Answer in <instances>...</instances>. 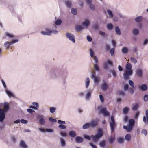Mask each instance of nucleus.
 <instances>
[{
  "instance_id": "nucleus-23",
  "label": "nucleus",
  "mask_w": 148,
  "mask_h": 148,
  "mask_svg": "<svg viewBox=\"0 0 148 148\" xmlns=\"http://www.w3.org/2000/svg\"><path fill=\"white\" fill-rule=\"evenodd\" d=\"M90 24V21L87 20H85L84 22L82 23V25L86 27H87Z\"/></svg>"
},
{
  "instance_id": "nucleus-50",
  "label": "nucleus",
  "mask_w": 148,
  "mask_h": 148,
  "mask_svg": "<svg viewBox=\"0 0 148 148\" xmlns=\"http://www.w3.org/2000/svg\"><path fill=\"white\" fill-rule=\"evenodd\" d=\"M58 123L60 125H64L66 124V123L65 121H62L60 120H58Z\"/></svg>"
},
{
  "instance_id": "nucleus-42",
  "label": "nucleus",
  "mask_w": 148,
  "mask_h": 148,
  "mask_svg": "<svg viewBox=\"0 0 148 148\" xmlns=\"http://www.w3.org/2000/svg\"><path fill=\"white\" fill-rule=\"evenodd\" d=\"M129 85L132 87L133 88L134 87V84L133 82L131 80H130L128 82Z\"/></svg>"
},
{
  "instance_id": "nucleus-40",
  "label": "nucleus",
  "mask_w": 148,
  "mask_h": 148,
  "mask_svg": "<svg viewBox=\"0 0 148 148\" xmlns=\"http://www.w3.org/2000/svg\"><path fill=\"white\" fill-rule=\"evenodd\" d=\"M60 134L63 137H66L67 136V134L66 132L64 131H61L60 132Z\"/></svg>"
},
{
  "instance_id": "nucleus-52",
  "label": "nucleus",
  "mask_w": 148,
  "mask_h": 148,
  "mask_svg": "<svg viewBox=\"0 0 148 148\" xmlns=\"http://www.w3.org/2000/svg\"><path fill=\"white\" fill-rule=\"evenodd\" d=\"M5 35L9 37L10 38H13L14 37L13 35L8 32H6L5 33Z\"/></svg>"
},
{
  "instance_id": "nucleus-37",
  "label": "nucleus",
  "mask_w": 148,
  "mask_h": 148,
  "mask_svg": "<svg viewBox=\"0 0 148 148\" xmlns=\"http://www.w3.org/2000/svg\"><path fill=\"white\" fill-rule=\"evenodd\" d=\"M56 108L53 107H51L49 108V111L51 113H54L56 111Z\"/></svg>"
},
{
  "instance_id": "nucleus-60",
  "label": "nucleus",
  "mask_w": 148,
  "mask_h": 148,
  "mask_svg": "<svg viewBox=\"0 0 148 148\" xmlns=\"http://www.w3.org/2000/svg\"><path fill=\"white\" fill-rule=\"evenodd\" d=\"M108 139L110 143H112L114 141L115 138H113L112 137H110Z\"/></svg>"
},
{
  "instance_id": "nucleus-53",
  "label": "nucleus",
  "mask_w": 148,
  "mask_h": 148,
  "mask_svg": "<svg viewBox=\"0 0 148 148\" xmlns=\"http://www.w3.org/2000/svg\"><path fill=\"white\" fill-rule=\"evenodd\" d=\"M110 72L112 73L114 77H115L116 76V73L115 71L114 70L112 71L111 70L110 71Z\"/></svg>"
},
{
  "instance_id": "nucleus-36",
  "label": "nucleus",
  "mask_w": 148,
  "mask_h": 148,
  "mask_svg": "<svg viewBox=\"0 0 148 148\" xmlns=\"http://www.w3.org/2000/svg\"><path fill=\"white\" fill-rule=\"evenodd\" d=\"M107 29L109 30H111L113 28V25L111 23H108L107 26Z\"/></svg>"
},
{
  "instance_id": "nucleus-22",
  "label": "nucleus",
  "mask_w": 148,
  "mask_h": 148,
  "mask_svg": "<svg viewBox=\"0 0 148 148\" xmlns=\"http://www.w3.org/2000/svg\"><path fill=\"white\" fill-rule=\"evenodd\" d=\"M61 145L62 147H64L66 145V143L65 140L63 138H60Z\"/></svg>"
},
{
  "instance_id": "nucleus-35",
  "label": "nucleus",
  "mask_w": 148,
  "mask_h": 148,
  "mask_svg": "<svg viewBox=\"0 0 148 148\" xmlns=\"http://www.w3.org/2000/svg\"><path fill=\"white\" fill-rule=\"evenodd\" d=\"M133 34L134 35H137L139 34V31L136 29H133L132 31Z\"/></svg>"
},
{
  "instance_id": "nucleus-32",
  "label": "nucleus",
  "mask_w": 148,
  "mask_h": 148,
  "mask_svg": "<svg viewBox=\"0 0 148 148\" xmlns=\"http://www.w3.org/2000/svg\"><path fill=\"white\" fill-rule=\"evenodd\" d=\"M90 84V79L88 77H87L86 79V81L85 83V87L86 88H87Z\"/></svg>"
},
{
  "instance_id": "nucleus-21",
  "label": "nucleus",
  "mask_w": 148,
  "mask_h": 148,
  "mask_svg": "<svg viewBox=\"0 0 148 148\" xmlns=\"http://www.w3.org/2000/svg\"><path fill=\"white\" fill-rule=\"evenodd\" d=\"M107 12L108 15L109 16L110 18H112L113 17L114 14L113 12L110 9H107Z\"/></svg>"
},
{
  "instance_id": "nucleus-61",
  "label": "nucleus",
  "mask_w": 148,
  "mask_h": 148,
  "mask_svg": "<svg viewBox=\"0 0 148 148\" xmlns=\"http://www.w3.org/2000/svg\"><path fill=\"white\" fill-rule=\"evenodd\" d=\"M99 98L100 100L102 103L104 102V98L103 96L101 95H99Z\"/></svg>"
},
{
  "instance_id": "nucleus-14",
  "label": "nucleus",
  "mask_w": 148,
  "mask_h": 148,
  "mask_svg": "<svg viewBox=\"0 0 148 148\" xmlns=\"http://www.w3.org/2000/svg\"><path fill=\"white\" fill-rule=\"evenodd\" d=\"M132 110L133 111H135L138 110L139 107V105L137 103H135L132 104Z\"/></svg>"
},
{
  "instance_id": "nucleus-11",
  "label": "nucleus",
  "mask_w": 148,
  "mask_h": 148,
  "mask_svg": "<svg viewBox=\"0 0 148 148\" xmlns=\"http://www.w3.org/2000/svg\"><path fill=\"white\" fill-rule=\"evenodd\" d=\"M139 89L143 91H146L148 87L146 84H143L141 85L138 86Z\"/></svg>"
},
{
  "instance_id": "nucleus-55",
  "label": "nucleus",
  "mask_w": 148,
  "mask_h": 148,
  "mask_svg": "<svg viewBox=\"0 0 148 148\" xmlns=\"http://www.w3.org/2000/svg\"><path fill=\"white\" fill-rule=\"evenodd\" d=\"M114 48H112L110 49V53L111 54V56H113L114 55Z\"/></svg>"
},
{
  "instance_id": "nucleus-27",
  "label": "nucleus",
  "mask_w": 148,
  "mask_h": 148,
  "mask_svg": "<svg viewBox=\"0 0 148 148\" xmlns=\"http://www.w3.org/2000/svg\"><path fill=\"white\" fill-rule=\"evenodd\" d=\"M5 92L8 95L9 97H14V94L10 91L7 89L5 90Z\"/></svg>"
},
{
  "instance_id": "nucleus-43",
  "label": "nucleus",
  "mask_w": 148,
  "mask_h": 148,
  "mask_svg": "<svg viewBox=\"0 0 148 148\" xmlns=\"http://www.w3.org/2000/svg\"><path fill=\"white\" fill-rule=\"evenodd\" d=\"M130 60L131 62L134 64H136L137 62L136 60L133 57H131L130 58Z\"/></svg>"
},
{
  "instance_id": "nucleus-3",
  "label": "nucleus",
  "mask_w": 148,
  "mask_h": 148,
  "mask_svg": "<svg viewBox=\"0 0 148 148\" xmlns=\"http://www.w3.org/2000/svg\"><path fill=\"white\" fill-rule=\"evenodd\" d=\"M133 71H125L123 74L124 78L125 80H128L129 79V76L132 75Z\"/></svg>"
},
{
  "instance_id": "nucleus-48",
  "label": "nucleus",
  "mask_w": 148,
  "mask_h": 148,
  "mask_svg": "<svg viewBox=\"0 0 148 148\" xmlns=\"http://www.w3.org/2000/svg\"><path fill=\"white\" fill-rule=\"evenodd\" d=\"M143 121L145 123L147 122V123H148V116H146V117L145 116L143 117Z\"/></svg>"
},
{
  "instance_id": "nucleus-8",
  "label": "nucleus",
  "mask_w": 148,
  "mask_h": 148,
  "mask_svg": "<svg viewBox=\"0 0 148 148\" xmlns=\"http://www.w3.org/2000/svg\"><path fill=\"white\" fill-rule=\"evenodd\" d=\"M89 123L90 127L92 128H94L97 126L98 121L97 120L93 119Z\"/></svg>"
},
{
  "instance_id": "nucleus-58",
  "label": "nucleus",
  "mask_w": 148,
  "mask_h": 148,
  "mask_svg": "<svg viewBox=\"0 0 148 148\" xmlns=\"http://www.w3.org/2000/svg\"><path fill=\"white\" fill-rule=\"evenodd\" d=\"M90 54L91 57L92 58L94 56V53L93 51L91 49H90Z\"/></svg>"
},
{
  "instance_id": "nucleus-26",
  "label": "nucleus",
  "mask_w": 148,
  "mask_h": 148,
  "mask_svg": "<svg viewBox=\"0 0 148 148\" xmlns=\"http://www.w3.org/2000/svg\"><path fill=\"white\" fill-rule=\"evenodd\" d=\"M142 17L141 16H138L135 18V21L137 23H140L142 21Z\"/></svg>"
},
{
  "instance_id": "nucleus-59",
  "label": "nucleus",
  "mask_w": 148,
  "mask_h": 148,
  "mask_svg": "<svg viewBox=\"0 0 148 148\" xmlns=\"http://www.w3.org/2000/svg\"><path fill=\"white\" fill-rule=\"evenodd\" d=\"M27 112L29 113H32L33 112H35L34 110L31 109H27Z\"/></svg>"
},
{
  "instance_id": "nucleus-17",
  "label": "nucleus",
  "mask_w": 148,
  "mask_h": 148,
  "mask_svg": "<svg viewBox=\"0 0 148 148\" xmlns=\"http://www.w3.org/2000/svg\"><path fill=\"white\" fill-rule=\"evenodd\" d=\"M19 145L22 148H28V146L25 144V142L23 140L20 141Z\"/></svg>"
},
{
  "instance_id": "nucleus-25",
  "label": "nucleus",
  "mask_w": 148,
  "mask_h": 148,
  "mask_svg": "<svg viewBox=\"0 0 148 148\" xmlns=\"http://www.w3.org/2000/svg\"><path fill=\"white\" fill-rule=\"evenodd\" d=\"M69 136L71 137L74 138L76 136V133L73 131H70L69 132Z\"/></svg>"
},
{
  "instance_id": "nucleus-12",
  "label": "nucleus",
  "mask_w": 148,
  "mask_h": 148,
  "mask_svg": "<svg viewBox=\"0 0 148 148\" xmlns=\"http://www.w3.org/2000/svg\"><path fill=\"white\" fill-rule=\"evenodd\" d=\"M101 87L103 91H105L108 89V86L107 83L104 82L101 85Z\"/></svg>"
},
{
  "instance_id": "nucleus-28",
  "label": "nucleus",
  "mask_w": 148,
  "mask_h": 148,
  "mask_svg": "<svg viewBox=\"0 0 148 148\" xmlns=\"http://www.w3.org/2000/svg\"><path fill=\"white\" fill-rule=\"evenodd\" d=\"M115 31L116 34L119 35H120L121 34L120 30L118 26H116L115 27Z\"/></svg>"
},
{
  "instance_id": "nucleus-33",
  "label": "nucleus",
  "mask_w": 148,
  "mask_h": 148,
  "mask_svg": "<svg viewBox=\"0 0 148 148\" xmlns=\"http://www.w3.org/2000/svg\"><path fill=\"white\" fill-rule=\"evenodd\" d=\"M129 110V108L127 107H125L123 109V112L124 114H127Z\"/></svg>"
},
{
  "instance_id": "nucleus-49",
  "label": "nucleus",
  "mask_w": 148,
  "mask_h": 148,
  "mask_svg": "<svg viewBox=\"0 0 148 148\" xmlns=\"http://www.w3.org/2000/svg\"><path fill=\"white\" fill-rule=\"evenodd\" d=\"M49 120L51 122H56L57 121L55 119H53L52 117H50L49 118Z\"/></svg>"
},
{
  "instance_id": "nucleus-63",
  "label": "nucleus",
  "mask_w": 148,
  "mask_h": 148,
  "mask_svg": "<svg viewBox=\"0 0 148 148\" xmlns=\"http://www.w3.org/2000/svg\"><path fill=\"white\" fill-rule=\"evenodd\" d=\"M20 122L21 123L24 124H26L27 123V121L24 119H21L20 120Z\"/></svg>"
},
{
  "instance_id": "nucleus-5",
  "label": "nucleus",
  "mask_w": 148,
  "mask_h": 148,
  "mask_svg": "<svg viewBox=\"0 0 148 148\" xmlns=\"http://www.w3.org/2000/svg\"><path fill=\"white\" fill-rule=\"evenodd\" d=\"M48 74L49 77L51 79H54L57 78L58 76L56 73L53 71H50Z\"/></svg>"
},
{
  "instance_id": "nucleus-64",
  "label": "nucleus",
  "mask_w": 148,
  "mask_h": 148,
  "mask_svg": "<svg viewBox=\"0 0 148 148\" xmlns=\"http://www.w3.org/2000/svg\"><path fill=\"white\" fill-rule=\"evenodd\" d=\"M93 28L95 30H97L99 29V27L98 24H95L94 25Z\"/></svg>"
},
{
  "instance_id": "nucleus-18",
  "label": "nucleus",
  "mask_w": 148,
  "mask_h": 148,
  "mask_svg": "<svg viewBox=\"0 0 148 148\" xmlns=\"http://www.w3.org/2000/svg\"><path fill=\"white\" fill-rule=\"evenodd\" d=\"M132 127H133L129 125H128L127 126L125 125H124L123 126V128L124 129L126 130V131L128 132H130L131 131L132 129Z\"/></svg>"
},
{
  "instance_id": "nucleus-1",
  "label": "nucleus",
  "mask_w": 148,
  "mask_h": 148,
  "mask_svg": "<svg viewBox=\"0 0 148 148\" xmlns=\"http://www.w3.org/2000/svg\"><path fill=\"white\" fill-rule=\"evenodd\" d=\"M103 134L102 130L101 129H99L98 130L97 134L95 135L88 136L87 135H84L83 136L85 139L90 140L91 138H92L94 141H96L99 139L101 138L103 136Z\"/></svg>"
},
{
  "instance_id": "nucleus-30",
  "label": "nucleus",
  "mask_w": 148,
  "mask_h": 148,
  "mask_svg": "<svg viewBox=\"0 0 148 148\" xmlns=\"http://www.w3.org/2000/svg\"><path fill=\"white\" fill-rule=\"evenodd\" d=\"M125 139L127 141H130L131 139V136L130 134H127L125 136Z\"/></svg>"
},
{
  "instance_id": "nucleus-13",
  "label": "nucleus",
  "mask_w": 148,
  "mask_h": 148,
  "mask_svg": "<svg viewBox=\"0 0 148 148\" xmlns=\"http://www.w3.org/2000/svg\"><path fill=\"white\" fill-rule=\"evenodd\" d=\"M64 3L67 7L68 8H70L72 6V2L71 0H65Z\"/></svg>"
},
{
  "instance_id": "nucleus-2",
  "label": "nucleus",
  "mask_w": 148,
  "mask_h": 148,
  "mask_svg": "<svg viewBox=\"0 0 148 148\" xmlns=\"http://www.w3.org/2000/svg\"><path fill=\"white\" fill-rule=\"evenodd\" d=\"M66 38H68L70 41H72L73 43H75V36L73 34L67 32L66 34Z\"/></svg>"
},
{
  "instance_id": "nucleus-41",
  "label": "nucleus",
  "mask_w": 148,
  "mask_h": 148,
  "mask_svg": "<svg viewBox=\"0 0 148 148\" xmlns=\"http://www.w3.org/2000/svg\"><path fill=\"white\" fill-rule=\"evenodd\" d=\"M62 23V21L60 19H58L55 22V25H60Z\"/></svg>"
},
{
  "instance_id": "nucleus-54",
  "label": "nucleus",
  "mask_w": 148,
  "mask_h": 148,
  "mask_svg": "<svg viewBox=\"0 0 148 148\" xmlns=\"http://www.w3.org/2000/svg\"><path fill=\"white\" fill-rule=\"evenodd\" d=\"M122 52L124 53H127L128 52L127 48L125 47L123 48L122 49Z\"/></svg>"
},
{
  "instance_id": "nucleus-20",
  "label": "nucleus",
  "mask_w": 148,
  "mask_h": 148,
  "mask_svg": "<svg viewBox=\"0 0 148 148\" xmlns=\"http://www.w3.org/2000/svg\"><path fill=\"white\" fill-rule=\"evenodd\" d=\"M125 68L127 71H132V66L130 63H128L126 64L125 66Z\"/></svg>"
},
{
  "instance_id": "nucleus-47",
  "label": "nucleus",
  "mask_w": 148,
  "mask_h": 148,
  "mask_svg": "<svg viewBox=\"0 0 148 148\" xmlns=\"http://www.w3.org/2000/svg\"><path fill=\"white\" fill-rule=\"evenodd\" d=\"M58 127L61 129H66V126L64 125H58Z\"/></svg>"
},
{
  "instance_id": "nucleus-4",
  "label": "nucleus",
  "mask_w": 148,
  "mask_h": 148,
  "mask_svg": "<svg viewBox=\"0 0 148 148\" xmlns=\"http://www.w3.org/2000/svg\"><path fill=\"white\" fill-rule=\"evenodd\" d=\"M91 77L93 79L94 82L95 84H98L99 83V81L98 77L96 76V74L95 72H91Z\"/></svg>"
},
{
  "instance_id": "nucleus-56",
  "label": "nucleus",
  "mask_w": 148,
  "mask_h": 148,
  "mask_svg": "<svg viewBox=\"0 0 148 148\" xmlns=\"http://www.w3.org/2000/svg\"><path fill=\"white\" fill-rule=\"evenodd\" d=\"M10 44H11L10 42H9L7 41L5 43L4 45L6 46L7 48H8L10 47Z\"/></svg>"
},
{
  "instance_id": "nucleus-38",
  "label": "nucleus",
  "mask_w": 148,
  "mask_h": 148,
  "mask_svg": "<svg viewBox=\"0 0 148 148\" xmlns=\"http://www.w3.org/2000/svg\"><path fill=\"white\" fill-rule=\"evenodd\" d=\"M90 127L89 123H86L84 125L82 126V128L86 129Z\"/></svg>"
},
{
  "instance_id": "nucleus-19",
  "label": "nucleus",
  "mask_w": 148,
  "mask_h": 148,
  "mask_svg": "<svg viewBox=\"0 0 148 148\" xmlns=\"http://www.w3.org/2000/svg\"><path fill=\"white\" fill-rule=\"evenodd\" d=\"M40 119L39 120V123L41 125H44L45 123V119L43 117L40 116L39 117Z\"/></svg>"
},
{
  "instance_id": "nucleus-7",
  "label": "nucleus",
  "mask_w": 148,
  "mask_h": 148,
  "mask_svg": "<svg viewBox=\"0 0 148 148\" xmlns=\"http://www.w3.org/2000/svg\"><path fill=\"white\" fill-rule=\"evenodd\" d=\"M136 74L138 77H142L143 76V71L142 69L138 68L136 71Z\"/></svg>"
},
{
  "instance_id": "nucleus-34",
  "label": "nucleus",
  "mask_w": 148,
  "mask_h": 148,
  "mask_svg": "<svg viewBox=\"0 0 148 148\" xmlns=\"http://www.w3.org/2000/svg\"><path fill=\"white\" fill-rule=\"evenodd\" d=\"M71 12L72 14L75 15L77 14V10L76 8H73L71 9Z\"/></svg>"
},
{
  "instance_id": "nucleus-10",
  "label": "nucleus",
  "mask_w": 148,
  "mask_h": 148,
  "mask_svg": "<svg viewBox=\"0 0 148 148\" xmlns=\"http://www.w3.org/2000/svg\"><path fill=\"white\" fill-rule=\"evenodd\" d=\"M45 30V31H42L41 32V33L42 34L44 35H51V30H50L48 28H46Z\"/></svg>"
},
{
  "instance_id": "nucleus-44",
  "label": "nucleus",
  "mask_w": 148,
  "mask_h": 148,
  "mask_svg": "<svg viewBox=\"0 0 148 148\" xmlns=\"http://www.w3.org/2000/svg\"><path fill=\"white\" fill-rule=\"evenodd\" d=\"M94 68L96 71H100V69L98 65L97 64H94Z\"/></svg>"
},
{
  "instance_id": "nucleus-39",
  "label": "nucleus",
  "mask_w": 148,
  "mask_h": 148,
  "mask_svg": "<svg viewBox=\"0 0 148 148\" xmlns=\"http://www.w3.org/2000/svg\"><path fill=\"white\" fill-rule=\"evenodd\" d=\"M129 125H130L133 127L134 125L135 121L133 119H131L129 121Z\"/></svg>"
},
{
  "instance_id": "nucleus-29",
  "label": "nucleus",
  "mask_w": 148,
  "mask_h": 148,
  "mask_svg": "<svg viewBox=\"0 0 148 148\" xmlns=\"http://www.w3.org/2000/svg\"><path fill=\"white\" fill-rule=\"evenodd\" d=\"M124 140V138L123 137H119L117 138L118 142L120 144L123 143Z\"/></svg>"
},
{
  "instance_id": "nucleus-46",
  "label": "nucleus",
  "mask_w": 148,
  "mask_h": 148,
  "mask_svg": "<svg viewBox=\"0 0 148 148\" xmlns=\"http://www.w3.org/2000/svg\"><path fill=\"white\" fill-rule=\"evenodd\" d=\"M89 5L90 8L92 11H94L95 10V7L94 5L92 4H90Z\"/></svg>"
},
{
  "instance_id": "nucleus-16",
  "label": "nucleus",
  "mask_w": 148,
  "mask_h": 148,
  "mask_svg": "<svg viewBox=\"0 0 148 148\" xmlns=\"http://www.w3.org/2000/svg\"><path fill=\"white\" fill-rule=\"evenodd\" d=\"M75 141L77 143H81L83 141V138L80 136H77L75 138Z\"/></svg>"
},
{
  "instance_id": "nucleus-45",
  "label": "nucleus",
  "mask_w": 148,
  "mask_h": 148,
  "mask_svg": "<svg viewBox=\"0 0 148 148\" xmlns=\"http://www.w3.org/2000/svg\"><path fill=\"white\" fill-rule=\"evenodd\" d=\"M110 125L111 128V132L112 133L114 132V128L116 126V125Z\"/></svg>"
},
{
  "instance_id": "nucleus-57",
  "label": "nucleus",
  "mask_w": 148,
  "mask_h": 148,
  "mask_svg": "<svg viewBox=\"0 0 148 148\" xmlns=\"http://www.w3.org/2000/svg\"><path fill=\"white\" fill-rule=\"evenodd\" d=\"M144 101L145 102L147 101L148 100V95H145L143 97Z\"/></svg>"
},
{
  "instance_id": "nucleus-31",
  "label": "nucleus",
  "mask_w": 148,
  "mask_h": 148,
  "mask_svg": "<svg viewBox=\"0 0 148 148\" xmlns=\"http://www.w3.org/2000/svg\"><path fill=\"white\" fill-rule=\"evenodd\" d=\"M84 29L82 25H78L76 26V30L77 32H79Z\"/></svg>"
},
{
  "instance_id": "nucleus-51",
  "label": "nucleus",
  "mask_w": 148,
  "mask_h": 148,
  "mask_svg": "<svg viewBox=\"0 0 148 148\" xmlns=\"http://www.w3.org/2000/svg\"><path fill=\"white\" fill-rule=\"evenodd\" d=\"M100 146L101 147H104L105 146V142L104 141H103L101 142L99 144Z\"/></svg>"
},
{
  "instance_id": "nucleus-15",
  "label": "nucleus",
  "mask_w": 148,
  "mask_h": 148,
  "mask_svg": "<svg viewBox=\"0 0 148 148\" xmlns=\"http://www.w3.org/2000/svg\"><path fill=\"white\" fill-rule=\"evenodd\" d=\"M9 105L7 102H5L4 104V109H3V112H7L9 108Z\"/></svg>"
},
{
  "instance_id": "nucleus-9",
  "label": "nucleus",
  "mask_w": 148,
  "mask_h": 148,
  "mask_svg": "<svg viewBox=\"0 0 148 148\" xmlns=\"http://www.w3.org/2000/svg\"><path fill=\"white\" fill-rule=\"evenodd\" d=\"M5 112H3V109L0 108V122H2L5 118Z\"/></svg>"
},
{
  "instance_id": "nucleus-6",
  "label": "nucleus",
  "mask_w": 148,
  "mask_h": 148,
  "mask_svg": "<svg viewBox=\"0 0 148 148\" xmlns=\"http://www.w3.org/2000/svg\"><path fill=\"white\" fill-rule=\"evenodd\" d=\"M100 112L104 116H110V113L107 110L106 108H103L100 110Z\"/></svg>"
},
{
  "instance_id": "nucleus-62",
  "label": "nucleus",
  "mask_w": 148,
  "mask_h": 148,
  "mask_svg": "<svg viewBox=\"0 0 148 148\" xmlns=\"http://www.w3.org/2000/svg\"><path fill=\"white\" fill-rule=\"evenodd\" d=\"M6 1L5 0H0V5H4Z\"/></svg>"
},
{
  "instance_id": "nucleus-24",
  "label": "nucleus",
  "mask_w": 148,
  "mask_h": 148,
  "mask_svg": "<svg viewBox=\"0 0 148 148\" xmlns=\"http://www.w3.org/2000/svg\"><path fill=\"white\" fill-rule=\"evenodd\" d=\"M91 96V93L90 91H88L85 95V99L86 100H89Z\"/></svg>"
}]
</instances>
